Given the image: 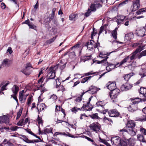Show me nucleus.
<instances>
[{
  "label": "nucleus",
  "mask_w": 146,
  "mask_h": 146,
  "mask_svg": "<svg viewBox=\"0 0 146 146\" xmlns=\"http://www.w3.org/2000/svg\"><path fill=\"white\" fill-rule=\"evenodd\" d=\"M139 100L140 99H138V97L130 98V100L132 102L131 103L127 108L129 112L133 113L138 110V104L139 103Z\"/></svg>",
  "instance_id": "obj_1"
},
{
  "label": "nucleus",
  "mask_w": 146,
  "mask_h": 146,
  "mask_svg": "<svg viewBox=\"0 0 146 146\" xmlns=\"http://www.w3.org/2000/svg\"><path fill=\"white\" fill-rule=\"evenodd\" d=\"M120 91L118 89H116L112 91L109 92V94L111 98L112 102L113 103H116L118 102V96Z\"/></svg>",
  "instance_id": "obj_2"
},
{
  "label": "nucleus",
  "mask_w": 146,
  "mask_h": 146,
  "mask_svg": "<svg viewBox=\"0 0 146 146\" xmlns=\"http://www.w3.org/2000/svg\"><path fill=\"white\" fill-rule=\"evenodd\" d=\"M103 0H94V3H91L90 7L92 9V11L95 12L97 9H98L102 7Z\"/></svg>",
  "instance_id": "obj_3"
},
{
  "label": "nucleus",
  "mask_w": 146,
  "mask_h": 146,
  "mask_svg": "<svg viewBox=\"0 0 146 146\" xmlns=\"http://www.w3.org/2000/svg\"><path fill=\"white\" fill-rule=\"evenodd\" d=\"M136 124L133 121L130 120L127 122L126 124V127L131 132L133 133L132 136L136 135L137 131L135 130L134 128Z\"/></svg>",
  "instance_id": "obj_4"
},
{
  "label": "nucleus",
  "mask_w": 146,
  "mask_h": 146,
  "mask_svg": "<svg viewBox=\"0 0 146 146\" xmlns=\"http://www.w3.org/2000/svg\"><path fill=\"white\" fill-rule=\"evenodd\" d=\"M54 67H51L48 70V73L47 76V78L46 79L45 82H47L49 80L54 78L55 76V74L56 72L54 70Z\"/></svg>",
  "instance_id": "obj_5"
},
{
  "label": "nucleus",
  "mask_w": 146,
  "mask_h": 146,
  "mask_svg": "<svg viewBox=\"0 0 146 146\" xmlns=\"http://www.w3.org/2000/svg\"><path fill=\"white\" fill-rule=\"evenodd\" d=\"M89 127L91 130L96 132H99L100 130L101 125L98 122L96 123H94L90 125Z\"/></svg>",
  "instance_id": "obj_6"
},
{
  "label": "nucleus",
  "mask_w": 146,
  "mask_h": 146,
  "mask_svg": "<svg viewBox=\"0 0 146 146\" xmlns=\"http://www.w3.org/2000/svg\"><path fill=\"white\" fill-rule=\"evenodd\" d=\"M38 131L39 134H47L49 133H53L52 131L53 128L52 127H50L49 128H48L46 127H45L44 130L42 131L40 130V126L38 127Z\"/></svg>",
  "instance_id": "obj_7"
},
{
  "label": "nucleus",
  "mask_w": 146,
  "mask_h": 146,
  "mask_svg": "<svg viewBox=\"0 0 146 146\" xmlns=\"http://www.w3.org/2000/svg\"><path fill=\"white\" fill-rule=\"evenodd\" d=\"M109 116L112 117H119L120 118L122 117V116L116 110H112L109 111L108 112Z\"/></svg>",
  "instance_id": "obj_8"
},
{
  "label": "nucleus",
  "mask_w": 146,
  "mask_h": 146,
  "mask_svg": "<svg viewBox=\"0 0 146 146\" xmlns=\"http://www.w3.org/2000/svg\"><path fill=\"white\" fill-rule=\"evenodd\" d=\"M106 87L109 89L110 92L114 90H115L117 88H116V85L115 82H109L107 84Z\"/></svg>",
  "instance_id": "obj_9"
},
{
  "label": "nucleus",
  "mask_w": 146,
  "mask_h": 146,
  "mask_svg": "<svg viewBox=\"0 0 146 146\" xmlns=\"http://www.w3.org/2000/svg\"><path fill=\"white\" fill-rule=\"evenodd\" d=\"M133 7L132 11H134L137 10L140 7V0H134L133 1Z\"/></svg>",
  "instance_id": "obj_10"
},
{
  "label": "nucleus",
  "mask_w": 146,
  "mask_h": 146,
  "mask_svg": "<svg viewBox=\"0 0 146 146\" xmlns=\"http://www.w3.org/2000/svg\"><path fill=\"white\" fill-rule=\"evenodd\" d=\"M121 139L119 137L115 136L112 137L111 139V141L113 145H118L119 144Z\"/></svg>",
  "instance_id": "obj_11"
},
{
  "label": "nucleus",
  "mask_w": 146,
  "mask_h": 146,
  "mask_svg": "<svg viewBox=\"0 0 146 146\" xmlns=\"http://www.w3.org/2000/svg\"><path fill=\"white\" fill-rule=\"evenodd\" d=\"M9 118L7 115H5L2 116H0V124L5 123L6 124H8L9 123Z\"/></svg>",
  "instance_id": "obj_12"
},
{
  "label": "nucleus",
  "mask_w": 146,
  "mask_h": 146,
  "mask_svg": "<svg viewBox=\"0 0 146 146\" xmlns=\"http://www.w3.org/2000/svg\"><path fill=\"white\" fill-rule=\"evenodd\" d=\"M98 90L96 87L92 86L89 88L88 90L86 92H84L85 94L87 92L92 94H93L97 92Z\"/></svg>",
  "instance_id": "obj_13"
},
{
  "label": "nucleus",
  "mask_w": 146,
  "mask_h": 146,
  "mask_svg": "<svg viewBox=\"0 0 146 146\" xmlns=\"http://www.w3.org/2000/svg\"><path fill=\"white\" fill-rule=\"evenodd\" d=\"M23 24H26L29 27V28L33 29L37 31V27L36 26L33 25L32 23H31L29 19L26 20L25 21L22 23Z\"/></svg>",
  "instance_id": "obj_14"
},
{
  "label": "nucleus",
  "mask_w": 146,
  "mask_h": 146,
  "mask_svg": "<svg viewBox=\"0 0 146 146\" xmlns=\"http://www.w3.org/2000/svg\"><path fill=\"white\" fill-rule=\"evenodd\" d=\"M145 29L143 27L141 29L137 30L136 34L138 36L143 37L145 35Z\"/></svg>",
  "instance_id": "obj_15"
},
{
  "label": "nucleus",
  "mask_w": 146,
  "mask_h": 146,
  "mask_svg": "<svg viewBox=\"0 0 146 146\" xmlns=\"http://www.w3.org/2000/svg\"><path fill=\"white\" fill-rule=\"evenodd\" d=\"M126 18V17L123 15H119L117 17V19L116 20V22L118 25H119L123 23Z\"/></svg>",
  "instance_id": "obj_16"
},
{
  "label": "nucleus",
  "mask_w": 146,
  "mask_h": 146,
  "mask_svg": "<svg viewBox=\"0 0 146 146\" xmlns=\"http://www.w3.org/2000/svg\"><path fill=\"white\" fill-rule=\"evenodd\" d=\"M37 106H38V104H37ZM46 105L45 104H40L39 107H37L36 108V109L38 110V114H39L40 113V112L44 110V107H45Z\"/></svg>",
  "instance_id": "obj_17"
},
{
  "label": "nucleus",
  "mask_w": 146,
  "mask_h": 146,
  "mask_svg": "<svg viewBox=\"0 0 146 146\" xmlns=\"http://www.w3.org/2000/svg\"><path fill=\"white\" fill-rule=\"evenodd\" d=\"M19 90V88L16 85H14L12 88V90L14 94L13 95H17Z\"/></svg>",
  "instance_id": "obj_18"
},
{
  "label": "nucleus",
  "mask_w": 146,
  "mask_h": 146,
  "mask_svg": "<svg viewBox=\"0 0 146 146\" xmlns=\"http://www.w3.org/2000/svg\"><path fill=\"white\" fill-rule=\"evenodd\" d=\"M92 55L89 56L84 55L81 56L80 57L81 60L85 62L86 61L91 59Z\"/></svg>",
  "instance_id": "obj_19"
},
{
  "label": "nucleus",
  "mask_w": 146,
  "mask_h": 146,
  "mask_svg": "<svg viewBox=\"0 0 146 146\" xmlns=\"http://www.w3.org/2000/svg\"><path fill=\"white\" fill-rule=\"evenodd\" d=\"M85 46H87V48L89 50L93 49H94V44L91 41H88L85 44Z\"/></svg>",
  "instance_id": "obj_20"
},
{
  "label": "nucleus",
  "mask_w": 146,
  "mask_h": 146,
  "mask_svg": "<svg viewBox=\"0 0 146 146\" xmlns=\"http://www.w3.org/2000/svg\"><path fill=\"white\" fill-rule=\"evenodd\" d=\"M21 72L26 75H29L31 72V70H30L29 68H26L21 70Z\"/></svg>",
  "instance_id": "obj_21"
},
{
  "label": "nucleus",
  "mask_w": 146,
  "mask_h": 146,
  "mask_svg": "<svg viewBox=\"0 0 146 146\" xmlns=\"http://www.w3.org/2000/svg\"><path fill=\"white\" fill-rule=\"evenodd\" d=\"M62 61L61 60L60 63L56 66L57 68H59L61 70L64 69V68L65 67L66 64V63H65L64 64H63L62 63ZM56 67V66H55V67Z\"/></svg>",
  "instance_id": "obj_22"
},
{
  "label": "nucleus",
  "mask_w": 146,
  "mask_h": 146,
  "mask_svg": "<svg viewBox=\"0 0 146 146\" xmlns=\"http://www.w3.org/2000/svg\"><path fill=\"white\" fill-rule=\"evenodd\" d=\"M117 28H116L115 29L112 31L111 32L112 35L115 40H116L117 38Z\"/></svg>",
  "instance_id": "obj_23"
},
{
  "label": "nucleus",
  "mask_w": 146,
  "mask_h": 146,
  "mask_svg": "<svg viewBox=\"0 0 146 146\" xmlns=\"http://www.w3.org/2000/svg\"><path fill=\"white\" fill-rule=\"evenodd\" d=\"M80 44L78 43L74 46L71 47L70 49L69 50L71 51V50H74V51H76L77 49H80Z\"/></svg>",
  "instance_id": "obj_24"
},
{
  "label": "nucleus",
  "mask_w": 146,
  "mask_h": 146,
  "mask_svg": "<svg viewBox=\"0 0 146 146\" xmlns=\"http://www.w3.org/2000/svg\"><path fill=\"white\" fill-rule=\"evenodd\" d=\"M133 75L132 73H130L128 74H126L123 76L124 79L128 82L130 78Z\"/></svg>",
  "instance_id": "obj_25"
},
{
  "label": "nucleus",
  "mask_w": 146,
  "mask_h": 146,
  "mask_svg": "<svg viewBox=\"0 0 146 146\" xmlns=\"http://www.w3.org/2000/svg\"><path fill=\"white\" fill-rule=\"evenodd\" d=\"M89 117L93 119H99L100 118L98 116V113H95L92 115H89Z\"/></svg>",
  "instance_id": "obj_26"
},
{
  "label": "nucleus",
  "mask_w": 146,
  "mask_h": 146,
  "mask_svg": "<svg viewBox=\"0 0 146 146\" xmlns=\"http://www.w3.org/2000/svg\"><path fill=\"white\" fill-rule=\"evenodd\" d=\"M137 137L139 141L143 142H146V140L144 139V136L143 135L138 134L137 135Z\"/></svg>",
  "instance_id": "obj_27"
},
{
  "label": "nucleus",
  "mask_w": 146,
  "mask_h": 146,
  "mask_svg": "<svg viewBox=\"0 0 146 146\" xmlns=\"http://www.w3.org/2000/svg\"><path fill=\"white\" fill-rule=\"evenodd\" d=\"M119 131L122 132H127L131 136H132V135H133L132 132H131V131H129V129H128L127 128H126V127H124L122 129L120 130Z\"/></svg>",
  "instance_id": "obj_28"
},
{
  "label": "nucleus",
  "mask_w": 146,
  "mask_h": 146,
  "mask_svg": "<svg viewBox=\"0 0 146 146\" xmlns=\"http://www.w3.org/2000/svg\"><path fill=\"white\" fill-rule=\"evenodd\" d=\"M139 92L141 94L143 95L146 94V88L144 87H141L140 88V89L139 90Z\"/></svg>",
  "instance_id": "obj_29"
},
{
  "label": "nucleus",
  "mask_w": 146,
  "mask_h": 146,
  "mask_svg": "<svg viewBox=\"0 0 146 146\" xmlns=\"http://www.w3.org/2000/svg\"><path fill=\"white\" fill-rule=\"evenodd\" d=\"M144 46H142L141 45L139 46L137 48L134 52L135 53L137 54L138 52H140L144 49Z\"/></svg>",
  "instance_id": "obj_30"
},
{
  "label": "nucleus",
  "mask_w": 146,
  "mask_h": 146,
  "mask_svg": "<svg viewBox=\"0 0 146 146\" xmlns=\"http://www.w3.org/2000/svg\"><path fill=\"white\" fill-rule=\"evenodd\" d=\"M93 76H87L84 78H83L81 80V83H84L86 82H87L88 80H90L91 78L93 77Z\"/></svg>",
  "instance_id": "obj_31"
},
{
  "label": "nucleus",
  "mask_w": 146,
  "mask_h": 146,
  "mask_svg": "<svg viewBox=\"0 0 146 146\" xmlns=\"http://www.w3.org/2000/svg\"><path fill=\"white\" fill-rule=\"evenodd\" d=\"M125 37L128 40H130L133 38V34L132 33H130L125 35Z\"/></svg>",
  "instance_id": "obj_32"
},
{
  "label": "nucleus",
  "mask_w": 146,
  "mask_h": 146,
  "mask_svg": "<svg viewBox=\"0 0 146 146\" xmlns=\"http://www.w3.org/2000/svg\"><path fill=\"white\" fill-rule=\"evenodd\" d=\"M56 37L57 36H56L55 37H53V38L49 40H47L46 42V44H51L54 41L56 38Z\"/></svg>",
  "instance_id": "obj_33"
},
{
  "label": "nucleus",
  "mask_w": 146,
  "mask_h": 146,
  "mask_svg": "<svg viewBox=\"0 0 146 146\" xmlns=\"http://www.w3.org/2000/svg\"><path fill=\"white\" fill-rule=\"evenodd\" d=\"M119 64V63L118 62L116 64H115V65H114L113 67L112 68H110V67L108 66L107 65L106 68V70L108 71L107 72V73L108 72H110L111 71L112 69H114L115 68L117 67V65L118 64Z\"/></svg>",
  "instance_id": "obj_34"
},
{
  "label": "nucleus",
  "mask_w": 146,
  "mask_h": 146,
  "mask_svg": "<svg viewBox=\"0 0 146 146\" xmlns=\"http://www.w3.org/2000/svg\"><path fill=\"white\" fill-rule=\"evenodd\" d=\"M99 73V72H94L93 71H92L90 72H89L88 73H85L84 74L85 76H87L90 75H92V74H94L96 75H97Z\"/></svg>",
  "instance_id": "obj_35"
},
{
  "label": "nucleus",
  "mask_w": 146,
  "mask_h": 146,
  "mask_svg": "<svg viewBox=\"0 0 146 146\" xmlns=\"http://www.w3.org/2000/svg\"><path fill=\"white\" fill-rule=\"evenodd\" d=\"M69 50V52H71L68 54L70 58H72L75 57L76 56L75 53V51H74V50H71V51H70Z\"/></svg>",
  "instance_id": "obj_36"
},
{
  "label": "nucleus",
  "mask_w": 146,
  "mask_h": 146,
  "mask_svg": "<svg viewBox=\"0 0 146 146\" xmlns=\"http://www.w3.org/2000/svg\"><path fill=\"white\" fill-rule=\"evenodd\" d=\"M146 12L145 9L142 8L137 10L136 12V13L137 15L143 14L144 13Z\"/></svg>",
  "instance_id": "obj_37"
},
{
  "label": "nucleus",
  "mask_w": 146,
  "mask_h": 146,
  "mask_svg": "<svg viewBox=\"0 0 146 146\" xmlns=\"http://www.w3.org/2000/svg\"><path fill=\"white\" fill-rule=\"evenodd\" d=\"M127 140L121 139L119 144L121 146H127Z\"/></svg>",
  "instance_id": "obj_38"
},
{
  "label": "nucleus",
  "mask_w": 146,
  "mask_h": 146,
  "mask_svg": "<svg viewBox=\"0 0 146 146\" xmlns=\"http://www.w3.org/2000/svg\"><path fill=\"white\" fill-rule=\"evenodd\" d=\"M21 136L23 138H21L23 139L24 141L27 143H30L31 140L29 139L26 136L23 135H21Z\"/></svg>",
  "instance_id": "obj_39"
},
{
  "label": "nucleus",
  "mask_w": 146,
  "mask_h": 146,
  "mask_svg": "<svg viewBox=\"0 0 146 146\" xmlns=\"http://www.w3.org/2000/svg\"><path fill=\"white\" fill-rule=\"evenodd\" d=\"M107 25H104L102 26L100 28V30L98 33V38H99V36L100 35V34L102 33L104 29H105V28H106Z\"/></svg>",
  "instance_id": "obj_40"
},
{
  "label": "nucleus",
  "mask_w": 146,
  "mask_h": 146,
  "mask_svg": "<svg viewBox=\"0 0 146 146\" xmlns=\"http://www.w3.org/2000/svg\"><path fill=\"white\" fill-rule=\"evenodd\" d=\"M85 94V92L84 91L82 93L81 95L80 96V97H78L77 98H76L75 100V101L77 102H80L82 101V97L83 96V95Z\"/></svg>",
  "instance_id": "obj_41"
},
{
  "label": "nucleus",
  "mask_w": 146,
  "mask_h": 146,
  "mask_svg": "<svg viewBox=\"0 0 146 146\" xmlns=\"http://www.w3.org/2000/svg\"><path fill=\"white\" fill-rule=\"evenodd\" d=\"M96 105L98 106L104 107L105 105V104L104 103L103 101H99L96 103Z\"/></svg>",
  "instance_id": "obj_42"
},
{
  "label": "nucleus",
  "mask_w": 146,
  "mask_h": 146,
  "mask_svg": "<svg viewBox=\"0 0 146 146\" xmlns=\"http://www.w3.org/2000/svg\"><path fill=\"white\" fill-rule=\"evenodd\" d=\"M36 121L39 124H42L43 123V120L42 118L40 117L39 115L38 116V117L36 119Z\"/></svg>",
  "instance_id": "obj_43"
},
{
  "label": "nucleus",
  "mask_w": 146,
  "mask_h": 146,
  "mask_svg": "<svg viewBox=\"0 0 146 146\" xmlns=\"http://www.w3.org/2000/svg\"><path fill=\"white\" fill-rule=\"evenodd\" d=\"M92 11V9L88 8L87 11L85 13L84 15L86 17L89 16L90 15Z\"/></svg>",
  "instance_id": "obj_44"
},
{
  "label": "nucleus",
  "mask_w": 146,
  "mask_h": 146,
  "mask_svg": "<svg viewBox=\"0 0 146 146\" xmlns=\"http://www.w3.org/2000/svg\"><path fill=\"white\" fill-rule=\"evenodd\" d=\"M120 89L122 91H126L127 90V88L126 87V86L125 85V84H123L120 87Z\"/></svg>",
  "instance_id": "obj_45"
},
{
  "label": "nucleus",
  "mask_w": 146,
  "mask_h": 146,
  "mask_svg": "<svg viewBox=\"0 0 146 146\" xmlns=\"http://www.w3.org/2000/svg\"><path fill=\"white\" fill-rule=\"evenodd\" d=\"M108 57H106V58H105L104 59L102 60L101 61H99L97 62V63L98 64L102 63L104 65V64H105V63L106 62V61H107V59L108 58Z\"/></svg>",
  "instance_id": "obj_46"
},
{
  "label": "nucleus",
  "mask_w": 146,
  "mask_h": 146,
  "mask_svg": "<svg viewBox=\"0 0 146 146\" xmlns=\"http://www.w3.org/2000/svg\"><path fill=\"white\" fill-rule=\"evenodd\" d=\"M84 138L87 139L88 141L92 142V144L93 145H96V144L94 142V141L93 139H91L90 138L86 136H84Z\"/></svg>",
  "instance_id": "obj_47"
},
{
  "label": "nucleus",
  "mask_w": 146,
  "mask_h": 146,
  "mask_svg": "<svg viewBox=\"0 0 146 146\" xmlns=\"http://www.w3.org/2000/svg\"><path fill=\"white\" fill-rule=\"evenodd\" d=\"M125 84L126 86L127 90L130 89L133 86L132 84H130L128 82H126Z\"/></svg>",
  "instance_id": "obj_48"
},
{
  "label": "nucleus",
  "mask_w": 146,
  "mask_h": 146,
  "mask_svg": "<svg viewBox=\"0 0 146 146\" xmlns=\"http://www.w3.org/2000/svg\"><path fill=\"white\" fill-rule=\"evenodd\" d=\"M136 54H137L135 53L134 52L131 54V56H129V58L131 61L133 60L135 58Z\"/></svg>",
  "instance_id": "obj_49"
},
{
  "label": "nucleus",
  "mask_w": 146,
  "mask_h": 146,
  "mask_svg": "<svg viewBox=\"0 0 146 146\" xmlns=\"http://www.w3.org/2000/svg\"><path fill=\"white\" fill-rule=\"evenodd\" d=\"M140 132L144 135H146V129L141 127L140 128Z\"/></svg>",
  "instance_id": "obj_50"
},
{
  "label": "nucleus",
  "mask_w": 146,
  "mask_h": 146,
  "mask_svg": "<svg viewBox=\"0 0 146 146\" xmlns=\"http://www.w3.org/2000/svg\"><path fill=\"white\" fill-rule=\"evenodd\" d=\"M76 16V15L75 14H71L70 15L69 17V19L70 20H72L73 19H75V18Z\"/></svg>",
  "instance_id": "obj_51"
},
{
  "label": "nucleus",
  "mask_w": 146,
  "mask_h": 146,
  "mask_svg": "<svg viewBox=\"0 0 146 146\" xmlns=\"http://www.w3.org/2000/svg\"><path fill=\"white\" fill-rule=\"evenodd\" d=\"M107 65L108 66L110 67L111 68H112L113 67L114 65H115L112 64L111 63L108 62L106 61V62L105 63V64H104V65L106 66Z\"/></svg>",
  "instance_id": "obj_52"
},
{
  "label": "nucleus",
  "mask_w": 146,
  "mask_h": 146,
  "mask_svg": "<svg viewBox=\"0 0 146 146\" xmlns=\"http://www.w3.org/2000/svg\"><path fill=\"white\" fill-rule=\"evenodd\" d=\"M24 119L23 118L21 119L17 123V125L19 126H22V124L24 123Z\"/></svg>",
  "instance_id": "obj_53"
},
{
  "label": "nucleus",
  "mask_w": 146,
  "mask_h": 146,
  "mask_svg": "<svg viewBox=\"0 0 146 146\" xmlns=\"http://www.w3.org/2000/svg\"><path fill=\"white\" fill-rule=\"evenodd\" d=\"M10 61V60L7 58L5 59L2 62L3 65H6Z\"/></svg>",
  "instance_id": "obj_54"
},
{
  "label": "nucleus",
  "mask_w": 146,
  "mask_h": 146,
  "mask_svg": "<svg viewBox=\"0 0 146 146\" xmlns=\"http://www.w3.org/2000/svg\"><path fill=\"white\" fill-rule=\"evenodd\" d=\"M128 2V0H125L119 3L118 5V7H121L127 3Z\"/></svg>",
  "instance_id": "obj_55"
},
{
  "label": "nucleus",
  "mask_w": 146,
  "mask_h": 146,
  "mask_svg": "<svg viewBox=\"0 0 146 146\" xmlns=\"http://www.w3.org/2000/svg\"><path fill=\"white\" fill-rule=\"evenodd\" d=\"M127 146H134V143L132 141L127 140Z\"/></svg>",
  "instance_id": "obj_56"
},
{
  "label": "nucleus",
  "mask_w": 146,
  "mask_h": 146,
  "mask_svg": "<svg viewBox=\"0 0 146 146\" xmlns=\"http://www.w3.org/2000/svg\"><path fill=\"white\" fill-rule=\"evenodd\" d=\"M78 108L76 107H74L71 109L70 110L72 112L76 113L78 111Z\"/></svg>",
  "instance_id": "obj_57"
},
{
  "label": "nucleus",
  "mask_w": 146,
  "mask_h": 146,
  "mask_svg": "<svg viewBox=\"0 0 146 146\" xmlns=\"http://www.w3.org/2000/svg\"><path fill=\"white\" fill-rule=\"evenodd\" d=\"M109 54H109V53H107V54H103L102 52H100V53L99 57L103 58H105V57L104 56V55H107V56H108L109 55ZM106 57H107V56H106Z\"/></svg>",
  "instance_id": "obj_58"
},
{
  "label": "nucleus",
  "mask_w": 146,
  "mask_h": 146,
  "mask_svg": "<svg viewBox=\"0 0 146 146\" xmlns=\"http://www.w3.org/2000/svg\"><path fill=\"white\" fill-rule=\"evenodd\" d=\"M129 21H130L129 20H127L125 19L122 23L124 24L125 26H127L128 25Z\"/></svg>",
  "instance_id": "obj_59"
},
{
  "label": "nucleus",
  "mask_w": 146,
  "mask_h": 146,
  "mask_svg": "<svg viewBox=\"0 0 146 146\" xmlns=\"http://www.w3.org/2000/svg\"><path fill=\"white\" fill-rule=\"evenodd\" d=\"M143 98H138V99H140L139 100V102H142V101L144 102H146V96L145 95H143Z\"/></svg>",
  "instance_id": "obj_60"
},
{
  "label": "nucleus",
  "mask_w": 146,
  "mask_h": 146,
  "mask_svg": "<svg viewBox=\"0 0 146 146\" xmlns=\"http://www.w3.org/2000/svg\"><path fill=\"white\" fill-rule=\"evenodd\" d=\"M18 128H19V127H18L17 126H15L11 127L10 128V130H11V131H16L17 129H18Z\"/></svg>",
  "instance_id": "obj_61"
},
{
  "label": "nucleus",
  "mask_w": 146,
  "mask_h": 146,
  "mask_svg": "<svg viewBox=\"0 0 146 146\" xmlns=\"http://www.w3.org/2000/svg\"><path fill=\"white\" fill-rule=\"evenodd\" d=\"M126 62L125 60L124 59V58L120 63H119V65L118 66H117V67L118 66H121L123 64H124Z\"/></svg>",
  "instance_id": "obj_62"
},
{
  "label": "nucleus",
  "mask_w": 146,
  "mask_h": 146,
  "mask_svg": "<svg viewBox=\"0 0 146 146\" xmlns=\"http://www.w3.org/2000/svg\"><path fill=\"white\" fill-rule=\"evenodd\" d=\"M23 109L22 108H21L19 110V111L17 112V116H19L20 117L21 116V115L22 113V111H23Z\"/></svg>",
  "instance_id": "obj_63"
},
{
  "label": "nucleus",
  "mask_w": 146,
  "mask_h": 146,
  "mask_svg": "<svg viewBox=\"0 0 146 146\" xmlns=\"http://www.w3.org/2000/svg\"><path fill=\"white\" fill-rule=\"evenodd\" d=\"M9 84V82L8 81V83L5 84L3 86L1 87V90H6L5 87L7 86V85Z\"/></svg>",
  "instance_id": "obj_64"
}]
</instances>
